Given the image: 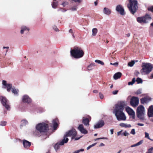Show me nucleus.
Segmentation results:
<instances>
[{
	"label": "nucleus",
	"instance_id": "1",
	"mask_svg": "<svg viewBox=\"0 0 153 153\" xmlns=\"http://www.w3.org/2000/svg\"><path fill=\"white\" fill-rule=\"evenodd\" d=\"M126 105L125 101H120L115 105L113 113L119 121H124L126 119V117L123 111Z\"/></svg>",
	"mask_w": 153,
	"mask_h": 153
},
{
	"label": "nucleus",
	"instance_id": "2",
	"mask_svg": "<svg viewBox=\"0 0 153 153\" xmlns=\"http://www.w3.org/2000/svg\"><path fill=\"white\" fill-rule=\"evenodd\" d=\"M76 134V131L74 129H72L66 132L64 135L63 141L61 143V144L64 145V143H67L68 142L69 140L68 138V137H71V139H74L75 140H78L82 137V136H81L79 137H75Z\"/></svg>",
	"mask_w": 153,
	"mask_h": 153
},
{
	"label": "nucleus",
	"instance_id": "3",
	"mask_svg": "<svg viewBox=\"0 0 153 153\" xmlns=\"http://www.w3.org/2000/svg\"><path fill=\"white\" fill-rule=\"evenodd\" d=\"M71 55L75 58L79 59L82 57L84 55V53L81 48L74 47L70 51Z\"/></svg>",
	"mask_w": 153,
	"mask_h": 153
},
{
	"label": "nucleus",
	"instance_id": "4",
	"mask_svg": "<svg viewBox=\"0 0 153 153\" xmlns=\"http://www.w3.org/2000/svg\"><path fill=\"white\" fill-rule=\"evenodd\" d=\"M128 0L129 3L127 5V7L131 13L134 14L138 8L137 1L136 0Z\"/></svg>",
	"mask_w": 153,
	"mask_h": 153
},
{
	"label": "nucleus",
	"instance_id": "5",
	"mask_svg": "<svg viewBox=\"0 0 153 153\" xmlns=\"http://www.w3.org/2000/svg\"><path fill=\"white\" fill-rule=\"evenodd\" d=\"M142 67L143 68L141 70V72L143 75L149 74L153 68V66L149 63L143 64Z\"/></svg>",
	"mask_w": 153,
	"mask_h": 153
},
{
	"label": "nucleus",
	"instance_id": "6",
	"mask_svg": "<svg viewBox=\"0 0 153 153\" xmlns=\"http://www.w3.org/2000/svg\"><path fill=\"white\" fill-rule=\"evenodd\" d=\"M145 113L144 108L142 105H140L137 108V117L140 120H144Z\"/></svg>",
	"mask_w": 153,
	"mask_h": 153
},
{
	"label": "nucleus",
	"instance_id": "7",
	"mask_svg": "<svg viewBox=\"0 0 153 153\" xmlns=\"http://www.w3.org/2000/svg\"><path fill=\"white\" fill-rule=\"evenodd\" d=\"M36 128L40 132H44L48 129V125L44 123H39L36 126Z\"/></svg>",
	"mask_w": 153,
	"mask_h": 153
},
{
	"label": "nucleus",
	"instance_id": "8",
	"mask_svg": "<svg viewBox=\"0 0 153 153\" xmlns=\"http://www.w3.org/2000/svg\"><path fill=\"white\" fill-rule=\"evenodd\" d=\"M0 100L6 109L7 110H10V108L9 100L5 97L3 96H0Z\"/></svg>",
	"mask_w": 153,
	"mask_h": 153
},
{
	"label": "nucleus",
	"instance_id": "9",
	"mask_svg": "<svg viewBox=\"0 0 153 153\" xmlns=\"http://www.w3.org/2000/svg\"><path fill=\"white\" fill-rule=\"evenodd\" d=\"M151 19V16L148 15H146L145 16L139 17L137 18V21L140 23H146L149 20Z\"/></svg>",
	"mask_w": 153,
	"mask_h": 153
},
{
	"label": "nucleus",
	"instance_id": "10",
	"mask_svg": "<svg viewBox=\"0 0 153 153\" xmlns=\"http://www.w3.org/2000/svg\"><path fill=\"white\" fill-rule=\"evenodd\" d=\"M139 100L138 97H132L130 100V103L133 107H135L138 105Z\"/></svg>",
	"mask_w": 153,
	"mask_h": 153
},
{
	"label": "nucleus",
	"instance_id": "11",
	"mask_svg": "<svg viewBox=\"0 0 153 153\" xmlns=\"http://www.w3.org/2000/svg\"><path fill=\"white\" fill-rule=\"evenodd\" d=\"M2 82V88L4 89L6 88L7 91L8 92H10L12 87V84L9 83L7 84L6 81L4 80H3Z\"/></svg>",
	"mask_w": 153,
	"mask_h": 153
},
{
	"label": "nucleus",
	"instance_id": "12",
	"mask_svg": "<svg viewBox=\"0 0 153 153\" xmlns=\"http://www.w3.org/2000/svg\"><path fill=\"white\" fill-rule=\"evenodd\" d=\"M116 10L119 12L120 14L122 15H124L125 13L124 12V10L123 8L121 5H117L116 7Z\"/></svg>",
	"mask_w": 153,
	"mask_h": 153
},
{
	"label": "nucleus",
	"instance_id": "13",
	"mask_svg": "<svg viewBox=\"0 0 153 153\" xmlns=\"http://www.w3.org/2000/svg\"><path fill=\"white\" fill-rule=\"evenodd\" d=\"M105 124L104 121L102 120H99L96 124L94 125V128L95 129L99 128L103 126Z\"/></svg>",
	"mask_w": 153,
	"mask_h": 153
},
{
	"label": "nucleus",
	"instance_id": "14",
	"mask_svg": "<svg viewBox=\"0 0 153 153\" xmlns=\"http://www.w3.org/2000/svg\"><path fill=\"white\" fill-rule=\"evenodd\" d=\"M22 100L23 102L27 103H30L31 102V98L27 95H25L23 96Z\"/></svg>",
	"mask_w": 153,
	"mask_h": 153
},
{
	"label": "nucleus",
	"instance_id": "15",
	"mask_svg": "<svg viewBox=\"0 0 153 153\" xmlns=\"http://www.w3.org/2000/svg\"><path fill=\"white\" fill-rule=\"evenodd\" d=\"M78 129L82 134H86L88 133V131L84 128L82 124H80L78 127Z\"/></svg>",
	"mask_w": 153,
	"mask_h": 153
},
{
	"label": "nucleus",
	"instance_id": "16",
	"mask_svg": "<svg viewBox=\"0 0 153 153\" xmlns=\"http://www.w3.org/2000/svg\"><path fill=\"white\" fill-rule=\"evenodd\" d=\"M91 120V118L89 119L88 118L83 117L82 123L86 126H88L89 125V123Z\"/></svg>",
	"mask_w": 153,
	"mask_h": 153
},
{
	"label": "nucleus",
	"instance_id": "17",
	"mask_svg": "<svg viewBox=\"0 0 153 153\" xmlns=\"http://www.w3.org/2000/svg\"><path fill=\"white\" fill-rule=\"evenodd\" d=\"M148 115L149 117H153V105L150 106L148 109Z\"/></svg>",
	"mask_w": 153,
	"mask_h": 153
},
{
	"label": "nucleus",
	"instance_id": "18",
	"mask_svg": "<svg viewBox=\"0 0 153 153\" xmlns=\"http://www.w3.org/2000/svg\"><path fill=\"white\" fill-rule=\"evenodd\" d=\"M151 100V98L149 97H145L141 99V103L143 104L145 103H147L149 102V101H150Z\"/></svg>",
	"mask_w": 153,
	"mask_h": 153
},
{
	"label": "nucleus",
	"instance_id": "19",
	"mask_svg": "<svg viewBox=\"0 0 153 153\" xmlns=\"http://www.w3.org/2000/svg\"><path fill=\"white\" fill-rule=\"evenodd\" d=\"M126 110L128 114L130 115H133L135 114L134 111L128 106L126 107Z\"/></svg>",
	"mask_w": 153,
	"mask_h": 153
},
{
	"label": "nucleus",
	"instance_id": "20",
	"mask_svg": "<svg viewBox=\"0 0 153 153\" xmlns=\"http://www.w3.org/2000/svg\"><path fill=\"white\" fill-rule=\"evenodd\" d=\"M23 143L24 147L26 148H29L31 145V143L30 142H29L25 140H23Z\"/></svg>",
	"mask_w": 153,
	"mask_h": 153
},
{
	"label": "nucleus",
	"instance_id": "21",
	"mask_svg": "<svg viewBox=\"0 0 153 153\" xmlns=\"http://www.w3.org/2000/svg\"><path fill=\"white\" fill-rule=\"evenodd\" d=\"M103 12L104 14L107 15H110L111 13V10L107 7H104L103 10Z\"/></svg>",
	"mask_w": 153,
	"mask_h": 153
},
{
	"label": "nucleus",
	"instance_id": "22",
	"mask_svg": "<svg viewBox=\"0 0 153 153\" xmlns=\"http://www.w3.org/2000/svg\"><path fill=\"white\" fill-rule=\"evenodd\" d=\"M29 30V29L25 26H22L21 27L20 33L21 34H23L24 31L28 32Z\"/></svg>",
	"mask_w": 153,
	"mask_h": 153
},
{
	"label": "nucleus",
	"instance_id": "23",
	"mask_svg": "<svg viewBox=\"0 0 153 153\" xmlns=\"http://www.w3.org/2000/svg\"><path fill=\"white\" fill-rule=\"evenodd\" d=\"M62 141L63 140H62V141L54 145V147L56 151H57V150L59 149L60 147V146H62L63 145H62L61 143Z\"/></svg>",
	"mask_w": 153,
	"mask_h": 153
},
{
	"label": "nucleus",
	"instance_id": "24",
	"mask_svg": "<svg viewBox=\"0 0 153 153\" xmlns=\"http://www.w3.org/2000/svg\"><path fill=\"white\" fill-rule=\"evenodd\" d=\"M58 121V120L57 119H55L53 120L52 121V124L54 130L56 129L57 127V122Z\"/></svg>",
	"mask_w": 153,
	"mask_h": 153
},
{
	"label": "nucleus",
	"instance_id": "25",
	"mask_svg": "<svg viewBox=\"0 0 153 153\" xmlns=\"http://www.w3.org/2000/svg\"><path fill=\"white\" fill-rule=\"evenodd\" d=\"M121 75L122 74L121 73H117L114 75L113 76L115 80L119 78H120L121 76Z\"/></svg>",
	"mask_w": 153,
	"mask_h": 153
},
{
	"label": "nucleus",
	"instance_id": "26",
	"mask_svg": "<svg viewBox=\"0 0 153 153\" xmlns=\"http://www.w3.org/2000/svg\"><path fill=\"white\" fill-rule=\"evenodd\" d=\"M119 125L120 126L126 128H130L131 127V126L130 124H128L124 123H120Z\"/></svg>",
	"mask_w": 153,
	"mask_h": 153
},
{
	"label": "nucleus",
	"instance_id": "27",
	"mask_svg": "<svg viewBox=\"0 0 153 153\" xmlns=\"http://www.w3.org/2000/svg\"><path fill=\"white\" fill-rule=\"evenodd\" d=\"M12 92L15 95H18L19 92V90L16 89L14 88H12L11 90Z\"/></svg>",
	"mask_w": 153,
	"mask_h": 153
},
{
	"label": "nucleus",
	"instance_id": "28",
	"mask_svg": "<svg viewBox=\"0 0 153 153\" xmlns=\"http://www.w3.org/2000/svg\"><path fill=\"white\" fill-rule=\"evenodd\" d=\"M28 124V122L26 120H23L21 121V126H25Z\"/></svg>",
	"mask_w": 153,
	"mask_h": 153
},
{
	"label": "nucleus",
	"instance_id": "29",
	"mask_svg": "<svg viewBox=\"0 0 153 153\" xmlns=\"http://www.w3.org/2000/svg\"><path fill=\"white\" fill-rule=\"evenodd\" d=\"M143 142V140H141L138 142L137 143L131 145L130 147H133L137 146H139Z\"/></svg>",
	"mask_w": 153,
	"mask_h": 153
},
{
	"label": "nucleus",
	"instance_id": "30",
	"mask_svg": "<svg viewBox=\"0 0 153 153\" xmlns=\"http://www.w3.org/2000/svg\"><path fill=\"white\" fill-rule=\"evenodd\" d=\"M93 36H94L96 35L97 32V30L96 28H94L92 30Z\"/></svg>",
	"mask_w": 153,
	"mask_h": 153
},
{
	"label": "nucleus",
	"instance_id": "31",
	"mask_svg": "<svg viewBox=\"0 0 153 153\" xmlns=\"http://www.w3.org/2000/svg\"><path fill=\"white\" fill-rule=\"evenodd\" d=\"M95 63L91 64L88 66L87 67V69L88 70H91L92 69V67L95 66Z\"/></svg>",
	"mask_w": 153,
	"mask_h": 153
},
{
	"label": "nucleus",
	"instance_id": "32",
	"mask_svg": "<svg viewBox=\"0 0 153 153\" xmlns=\"http://www.w3.org/2000/svg\"><path fill=\"white\" fill-rule=\"evenodd\" d=\"M134 64V61L132 60L130 62H129L128 63V66L132 67L133 66Z\"/></svg>",
	"mask_w": 153,
	"mask_h": 153
},
{
	"label": "nucleus",
	"instance_id": "33",
	"mask_svg": "<svg viewBox=\"0 0 153 153\" xmlns=\"http://www.w3.org/2000/svg\"><path fill=\"white\" fill-rule=\"evenodd\" d=\"M58 5V2L56 1H54L52 4V7L53 8H55Z\"/></svg>",
	"mask_w": 153,
	"mask_h": 153
},
{
	"label": "nucleus",
	"instance_id": "34",
	"mask_svg": "<svg viewBox=\"0 0 153 153\" xmlns=\"http://www.w3.org/2000/svg\"><path fill=\"white\" fill-rule=\"evenodd\" d=\"M95 62H96L97 63L99 64H100L102 65H104V63L103 62L99 60H96Z\"/></svg>",
	"mask_w": 153,
	"mask_h": 153
},
{
	"label": "nucleus",
	"instance_id": "35",
	"mask_svg": "<svg viewBox=\"0 0 153 153\" xmlns=\"http://www.w3.org/2000/svg\"><path fill=\"white\" fill-rule=\"evenodd\" d=\"M136 81L138 84L142 83L143 82L142 80L140 78H137L136 80Z\"/></svg>",
	"mask_w": 153,
	"mask_h": 153
},
{
	"label": "nucleus",
	"instance_id": "36",
	"mask_svg": "<svg viewBox=\"0 0 153 153\" xmlns=\"http://www.w3.org/2000/svg\"><path fill=\"white\" fill-rule=\"evenodd\" d=\"M7 122L5 121H1L0 122V126H4L6 125Z\"/></svg>",
	"mask_w": 153,
	"mask_h": 153
},
{
	"label": "nucleus",
	"instance_id": "37",
	"mask_svg": "<svg viewBox=\"0 0 153 153\" xmlns=\"http://www.w3.org/2000/svg\"><path fill=\"white\" fill-rule=\"evenodd\" d=\"M129 135V134L126 131H125L121 134V135H124L125 136H126Z\"/></svg>",
	"mask_w": 153,
	"mask_h": 153
},
{
	"label": "nucleus",
	"instance_id": "38",
	"mask_svg": "<svg viewBox=\"0 0 153 153\" xmlns=\"http://www.w3.org/2000/svg\"><path fill=\"white\" fill-rule=\"evenodd\" d=\"M141 89H139L135 92V94H136L138 95L140 94H141Z\"/></svg>",
	"mask_w": 153,
	"mask_h": 153
},
{
	"label": "nucleus",
	"instance_id": "39",
	"mask_svg": "<svg viewBox=\"0 0 153 153\" xmlns=\"http://www.w3.org/2000/svg\"><path fill=\"white\" fill-rule=\"evenodd\" d=\"M96 144V143H94L93 144H92L89 146L88 147H87V150H88L90 149L91 147L95 146Z\"/></svg>",
	"mask_w": 153,
	"mask_h": 153
},
{
	"label": "nucleus",
	"instance_id": "40",
	"mask_svg": "<svg viewBox=\"0 0 153 153\" xmlns=\"http://www.w3.org/2000/svg\"><path fill=\"white\" fill-rule=\"evenodd\" d=\"M84 151V149H80L74 152L73 153H79V152H83Z\"/></svg>",
	"mask_w": 153,
	"mask_h": 153
},
{
	"label": "nucleus",
	"instance_id": "41",
	"mask_svg": "<svg viewBox=\"0 0 153 153\" xmlns=\"http://www.w3.org/2000/svg\"><path fill=\"white\" fill-rule=\"evenodd\" d=\"M153 150V147H152L149 149L148 151L146 153H152V150Z\"/></svg>",
	"mask_w": 153,
	"mask_h": 153
},
{
	"label": "nucleus",
	"instance_id": "42",
	"mask_svg": "<svg viewBox=\"0 0 153 153\" xmlns=\"http://www.w3.org/2000/svg\"><path fill=\"white\" fill-rule=\"evenodd\" d=\"M148 10L153 13V6L149 7L148 8Z\"/></svg>",
	"mask_w": 153,
	"mask_h": 153
},
{
	"label": "nucleus",
	"instance_id": "43",
	"mask_svg": "<svg viewBox=\"0 0 153 153\" xmlns=\"http://www.w3.org/2000/svg\"><path fill=\"white\" fill-rule=\"evenodd\" d=\"M145 137L148 138V139H150V137L149 136V134L146 132H145Z\"/></svg>",
	"mask_w": 153,
	"mask_h": 153
},
{
	"label": "nucleus",
	"instance_id": "44",
	"mask_svg": "<svg viewBox=\"0 0 153 153\" xmlns=\"http://www.w3.org/2000/svg\"><path fill=\"white\" fill-rule=\"evenodd\" d=\"M77 7L76 6H74L73 7L71 8V10L72 11H75L76 10Z\"/></svg>",
	"mask_w": 153,
	"mask_h": 153
},
{
	"label": "nucleus",
	"instance_id": "45",
	"mask_svg": "<svg viewBox=\"0 0 153 153\" xmlns=\"http://www.w3.org/2000/svg\"><path fill=\"white\" fill-rule=\"evenodd\" d=\"M130 133L133 135H134L135 134V132L134 129H131Z\"/></svg>",
	"mask_w": 153,
	"mask_h": 153
},
{
	"label": "nucleus",
	"instance_id": "46",
	"mask_svg": "<svg viewBox=\"0 0 153 153\" xmlns=\"http://www.w3.org/2000/svg\"><path fill=\"white\" fill-rule=\"evenodd\" d=\"M53 29L56 31H59V30L57 28V27L55 26H54L53 27Z\"/></svg>",
	"mask_w": 153,
	"mask_h": 153
},
{
	"label": "nucleus",
	"instance_id": "47",
	"mask_svg": "<svg viewBox=\"0 0 153 153\" xmlns=\"http://www.w3.org/2000/svg\"><path fill=\"white\" fill-rule=\"evenodd\" d=\"M100 139H106V140H107V139H108V138L107 137H100V138H97L96 139H95V140H100Z\"/></svg>",
	"mask_w": 153,
	"mask_h": 153
},
{
	"label": "nucleus",
	"instance_id": "48",
	"mask_svg": "<svg viewBox=\"0 0 153 153\" xmlns=\"http://www.w3.org/2000/svg\"><path fill=\"white\" fill-rule=\"evenodd\" d=\"M99 95H100V98L101 99H103V98L104 96H103V95L102 94H101V93H99Z\"/></svg>",
	"mask_w": 153,
	"mask_h": 153
},
{
	"label": "nucleus",
	"instance_id": "49",
	"mask_svg": "<svg viewBox=\"0 0 153 153\" xmlns=\"http://www.w3.org/2000/svg\"><path fill=\"white\" fill-rule=\"evenodd\" d=\"M118 92V90H115L113 91L112 93L114 95H116L117 94V93Z\"/></svg>",
	"mask_w": 153,
	"mask_h": 153
},
{
	"label": "nucleus",
	"instance_id": "50",
	"mask_svg": "<svg viewBox=\"0 0 153 153\" xmlns=\"http://www.w3.org/2000/svg\"><path fill=\"white\" fill-rule=\"evenodd\" d=\"M68 4V2H65L63 3L62 5L64 7H65V6Z\"/></svg>",
	"mask_w": 153,
	"mask_h": 153
},
{
	"label": "nucleus",
	"instance_id": "51",
	"mask_svg": "<svg viewBox=\"0 0 153 153\" xmlns=\"http://www.w3.org/2000/svg\"><path fill=\"white\" fill-rule=\"evenodd\" d=\"M113 65H114L116 67H117L118 65V62H115L113 63Z\"/></svg>",
	"mask_w": 153,
	"mask_h": 153
},
{
	"label": "nucleus",
	"instance_id": "52",
	"mask_svg": "<svg viewBox=\"0 0 153 153\" xmlns=\"http://www.w3.org/2000/svg\"><path fill=\"white\" fill-rule=\"evenodd\" d=\"M122 131V130H121V131H120L117 132V135L118 136H119V135H121V134L122 133H121Z\"/></svg>",
	"mask_w": 153,
	"mask_h": 153
},
{
	"label": "nucleus",
	"instance_id": "53",
	"mask_svg": "<svg viewBox=\"0 0 153 153\" xmlns=\"http://www.w3.org/2000/svg\"><path fill=\"white\" fill-rule=\"evenodd\" d=\"M137 125L139 126H143L144 125V124L141 123H137Z\"/></svg>",
	"mask_w": 153,
	"mask_h": 153
},
{
	"label": "nucleus",
	"instance_id": "54",
	"mask_svg": "<svg viewBox=\"0 0 153 153\" xmlns=\"http://www.w3.org/2000/svg\"><path fill=\"white\" fill-rule=\"evenodd\" d=\"M135 78H133V79L132 80V82L133 83V84L135 82Z\"/></svg>",
	"mask_w": 153,
	"mask_h": 153
},
{
	"label": "nucleus",
	"instance_id": "55",
	"mask_svg": "<svg viewBox=\"0 0 153 153\" xmlns=\"http://www.w3.org/2000/svg\"><path fill=\"white\" fill-rule=\"evenodd\" d=\"M110 131L111 134H113V133H114L113 129H111L110 130Z\"/></svg>",
	"mask_w": 153,
	"mask_h": 153
},
{
	"label": "nucleus",
	"instance_id": "56",
	"mask_svg": "<svg viewBox=\"0 0 153 153\" xmlns=\"http://www.w3.org/2000/svg\"><path fill=\"white\" fill-rule=\"evenodd\" d=\"M69 32L70 33H71V34L73 33V30L71 29H70L69 30Z\"/></svg>",
	"mask_w": 153,
	"mask_h": 153
},
{
	"label": "nucleus",
	"instance_id": "57",
	"mask_svg": "<svg viewBox=\"0 0 153 153\" xmlns=\"http://www.w3.org/2000/svg\"><path fill=\"white\" fill-rule=\"evenodd\" d=\"M133 83L132 82H128V85H132Z\"/></svg>",
	"mask_w": 153,
	"mask_h": 153
},
{
	"label": "nucleus",
	"instance_id": "58",
	"mask_svg": "<svg viewBox=\"0 0 153 153\" xmlns=\"http://www.w3.org/2000/svg\"><path fill=\"white\" fill-rule=\"evenodd\" d=\"M98 1H95L94 2L95 5V6L97 5V4H98Z\"/></svg>",
	"mask_w": 153,
	"mask_h": 153
},
{
	"label": "nucleus",
	"instance_id": "59",
	"mask_svg": "<svg viewBox=\"0 0 153 153\" xmlns=\"http://www.w3.org/2000/svg\"><path fill=\"white\" fill-rule=\"evenodd\" d=\"M105 146V145L103 143H101L99 146Z\"/></svg>",
	"mask_w": 153,
	"mask_h": 153
},
{
	"label": "nucleus",
	"instance_id": "60",
	"mask_svg": "<svg viewBox=\"0 0 153 153\" xmlns=\"http://www.w3.org/2000/svg\"><path fill=\"white\" fill-rule=\"evenodd\" d=\"M126 36L128 37L130 36V34L129 33H128L126 34Z\"/></svg>",
	"mask_w": 153,
	"mask_h": 153
},
{
	"label": "nucleus",
	"instance_id": "61",
	"mask_svg": "<svg viewBox=\"0 0 153 153\" xmlns=\"http://www.w3.org/2000/svg\"><path fill=\"white\" fill-rule=\"evenodd\" d=\"M3 49H5V48L8 49L9 48V47H3Z\"/></svg>",
	"mask_w": 153,
	"mask_h": 153
},
{
	"label": "nucleus",
	"instance_id": "62",
	"mask_svg": "<svg viewBox=\"0 0 153 153\" xmlns=\"http://www.w3.org/2000/svg\"><path fill=\"white\" fill-rule=\"evenodd\" d=\"M93 92L94 93H97V90H95L93 91Z\"/></svg>",
	"mask_w": 153,
	"mask_h": 153
},
{
	"label": "nucleus",
	"instance_id": "63",
	"mask_svg": "<svg viewBox=\"0 0 153 153\" xmlns=\"http://www.w3.org/2000/svg\"><path fill=\"white\" fill-rule=\"evenodd\" d=\"M72 36L73 37V38H74L75 37V36H74V33H73V34H72Z\"/></svg>",
	"mask_w": 153,
	"mask_h": 153
},
{
	"label": "nucleus",
	"instance_id": "64",
	"mask_svg": "<svg viewBox=\"0 0 153 153\" xmlns=\"http://www.w3.org/2000/svg\"><path fill=\"white\" fill-rule=\"evenodd\" d=\"M150 25L153 27V22Z\"/></svg>",
	"mask_w": 153,
	"mask_h": 153
}]
</instances>
